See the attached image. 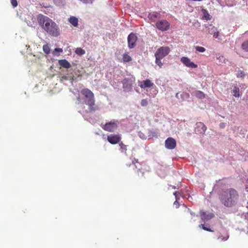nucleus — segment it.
I'll return each instance as SVG.
<instances>
[{"label": "nucleus", "mask_w": 248, "mask_h": 248, "mask_svg": "<svg viewBox=\"0 0 248 248\" xmlns=\"http://www.w3.org/2000/svg\"><path fill=\"white\" fill-rule=\"evenodd\" d=\"M39 26L49 35L58 37L60 34L58 25L48 17L39 14L37 17Z\"/></svg>", "instance_id": "nucleus-1"}, {"label": "nucleus", "mask_w": 248, "mask_h": 248, "mask_svg": "<svg viewBox=\"0 0 248 248\" xmlns=\"http://www.w3.org/2000/svg\"><path fill=\"white\" fill-rule=\"evenodd\" d=\"M219 199L225 207H232L237 204L239 200V194L234 188H227L220 192Z\"/></svg>", "instance_id": "nucleus-2"}, {"label": "nucleus", "mask_w": 248, "mask_h": 248, "mask_svg": "<svg viewBox=\"0 0 248 248\" xmlns=\"http://www.w3.org/2000/svg\"><path fill=\"white\" fill-rule=\"evenodd\" d=\"M81 93L85 98V103L89 106V111H94L96 109L94 107L95 105V100L93 93L87 88L83 89L81 91Z\"/></svg>", "instance_id": "nucleus-3"}, {"label": "nucleus", "mask_w": 248, "mask_h": 248, "mask_svg": "<svg viewBox=\"0 0 248 248\" xmlns=\"http://www.w3.org/2000/svg\"><path fill=\"white\" fill-rule=\"evenodd\" d=\"M135 79L134 78H124L122 81L123 87L125 92H129L132 90V85Z\"/></svg>", "instance_id": "nucleus-4"}, {"label": "nucleus", "mask_w": 248, "mask_h": 248, "mask_svg": "<svg viewBox=\"0 0 248 248\" xmlns=\"http://www.w3.org/2000/svg\"><path fill=\"white\" fill-rule=\"evenodd\" d=\"M170 52V48L168 46H161L156 51L155 57L163 59L168 55Z\"/></svg>", "instance_id": "nucleus-5"}, {"label": "nucleus", "mask_w": 248, "mask_h": 248, "mask_svg": "<svg viewBox=\"0 0 248 248\" xmlns=\"http://www.w3.org/2000/svg\"><path fill=\"white\" fill-rule=\"evenodd\" d=\"M156 27L162 31H167L170 28V23L166 20L162 19L156 23Z\"/></svg>", "instance_id": "nucleus-6"}, {"label": "nucleus", "mask_w": 248, "mask_h": 248, "mask_svg": "<svg viewBox=\"0 0 248 248\" xmlns=\"http://www.w3.org/2000/svg\"><path fill=\"white\" fill-rule=\"evenodd\" d=\"M137 41V36L136 34L131 33L129 34L127 38L128 46L129 48H134L136 46Z\"/></svg>", "instance_id": "nucleus-7"}, {"label": "nucleus", "mask_w": 248, "mask_h": 248, "mask_svg": "<svg viewBox=\"0 0 248 248\" xmlns=\"http://www.w3.org/2000/svg\"><path fill=\"white\" fill-rule=\"evenodd\" d=\"M108 141L111 144L119 143L121 140V137L119 134H111L107 136Z\"/></svg>", "instance_id": "nucleus-8"}, {"label": "nucleus", "mask_w": 248, "mask_h": 248, "mask_svg": "<svg viewBox=\"0 0 248 248\" xmlns=\"http://www.w3.org/2000/svg\"><path fill=\"white\" fill-rule=\"evenodd\" d=\"M117 127L118 124L117 123L114 122H110L104 125L102 128L106 131L112 132L114 131L117 128Z\"/></svg>", "instance_id": "nucleus-9"}, {"label": "nucleus", "mask_w": 248, "mask_h": 248, "mask_svg": "<svg viewBox=\"0 0 248 248\" xmlns=\"http://www.w3.org/2000/svg\"><path fill=\"white\" fill-rule=\"evenodd\" d=\"M181 62L186 66L189 68H196L198 67L197 64L191 62L190 59L186 57H182L181 58Z\"/></svg>", "instance_id": "nucleus-10"}, {"label": "nucleus", "mask_w": 248, "mask_h": 248, "mask_svg": "<svg viewBox=\"0 0 248 248\" xmlns=\"http://www.w3.org/2000/svg\"><path fill=\"white\" fill-rule=\"evenodd\" d=\"M165 147L170 150L174 149L176 146V142L175 139L169 137L167 139L165 142Z\"/></svg>", "instance_id": "nucleus-11"}, {"label": "nucleus", "mask_w": 248, "mask_h": 248, "mask_svg": "<svg viewBox=\"0 0 248 248\" xmlns=\"http://www.w3.org/2000/svg\"><path fill=\"white\" fill-rule=\"evenodd\" d=\"M206 130V127L202 122H198L196 124L195 131L199 134H203Z\"/></svg>", "instance_id": "nucleus-12"}, {"label": "nucleus", "mask_w": 248, "mask_h": 248, "mask_svg": "<svg viewBox=\"0 0 248 248\" xmlns=\"http://www.w3.org/2000/svg\"><path fill=\"white\" fill-rule=\"evenodd\" d=\"M148 17L150 20L155 22L161 17V15L159 12H152L149 14Z\"/></svg>", "instance_id": "nucleus-13"}, {"label": "nucleus", "mask_w": 248, "mask_h": 248, "mask_svg": "<svg viewBox=\"0 0 248 248\" xmlns=\"http://www.w3.org/2000/svg\"><path fill=\"white\" fill-rule=\"evenodd\" d=\"M154 85V83L150 79H146L143 80L140 84H139V86L141 88H150Z\"/></svg>", "instance_id": "nucleus-14"}, {"label": "nucleus", "mask_w": 248, "mask_h": 248, "mask_svg": "<svg viewBox=\"0 0 248 248\" xmlns=\"http://www.w3.org/2000/svg\"><path fill=\"white\" fill-rule=\"evenodd\" d=\"M200 215L201 219L202 220H208L213 218L214 216V214L212 213L206 214V212L202 211L200 212Z\"/></svg>", "instance_id": "nucleus-15"}, {"label": "nucleus", "mask_w": 248, "mask_h": 248, "mask_svg": "<svg viewBox=\"0 0 248 248\" xmlns=\"http://www.w3.org/2000/svg\"><path fill=\"white\" fill-rule=\"evenodd\" d=\"M59 64L61 66L65 68H69L71 66L70 63L65 59L59 60Z\"/></svg>", "instance_id": "nucleus-16"}, {"label": "nucleus", "mask_w": 248, "mask_h": 248, "mask_svg": "<svg viewBox=\"0 0 248 248\" xmlns=\"http://www.w3.org/2000/svg\"><path fill=\"white\" fill-rule=\"evenodd\" d=\"M69 22L74 27H77L78 25V19L75 16H71L69 18Z\"/></svg>", "instance_id": "nucleus-17"}, {"label": "nucleus", "mask_w": 248, "mask_h": 248, "mask_svg": "<svg viewBox=\"0 0 248 248\" xmlns=\"http://www.w3.org/2000/svg\"><path fill=\"white\" fill-rule=\"evenodd\" d=\"M123 60L124 63H126L131 62L132 59L128 53H125L123 55Z\"/></svg>", "instance_id": "nucleus-18"}, {"label": "nucleus", "mask_w": 248, "mask_h": 248, "mask_svg": "<svg viewBox=\"0 0 248 248\" xmlns=\"http://www.w3.org/2000/svg\"><path fill=\"white\" fill-rule=\"evenodd\" d=\"M193 94L197 98L201 99L204 98L205 97L204 93L200 91H196L195 92L193 93Z\"/></svg>", "instance_id": "nucleus-19"}, {"label": "nucleus", "mask_w": 248, "mask_h": 248, "mask_svg": "<svg viewBox=\"0 0 248 248\" xmlns=\"http://www.w3.org/2000/svg\"><path fill=\"white\" fill-rule=\"evenodd\" d=\"M202 11L203 14V19H205L206 20H210L211 19L210 16L206 9H203Z\"/></svg>", "instance_id": "nucleus-20"}, {"label": "nucleus", "mask_w": 248, "mask_h": 248, "mask_svg": "<svg viewBox=\"0 0 248 248\" xmlns=\"http://www.w3.org/2000/svg\"><path fill=\"white\" fill-rule=\"evenodd\" d=\"M232 93L233 95L236 97H238L240 96L239 93V88L237 86H234L233 90H232Z\"/></svg>", "instance_id": "nucleus-21"}, {"label": "nucleus", "mask_w": 248, "mask_h": 248, "mask_svg": "<svg viewBox=\"0 0 248 248\" xmlns=\"http://www.w3.org/2000/svg\"><path fill=\"white\" fill-rule=\"evenodd\" d=\"M120 150L122 153H126L127 146L124 145L122 142H119Z\"/></svg>", "instance_id": "nucleus-22"}, {"label": "nucleus", "mask_w": 248, "mask_h": 248, "mask_svg": "<svg viewBox=\"0 0 248 248\" xmlns=\"http://www.w3.org/2000/svg\"><path fill=\"white\" fill-rule=\"evenodd\" d=\"M75 53L79 56H82L85 54V51L81 47H78L75 50Z\"/></svg>", "instance_id": "nucleus-23"}, {"label": "nucleus", "mask_w": 248, "mask_h": 248, "mask_svg": "<svg viewBox=\"0 0 248 248\" xmlns=\"http://www.w3.org/2000/svg\"><path fill=\"white\" fill-rule=\"evenodd\" d=\"M241 48L245 51L248 52V39L242 44Z\"/></svg>", "instance_id": "nucleus-24"}, {"label": "nucleus", "mask_w": 248, "mask_h": 248, "mask_svg": "<svg viewBox=\"0 0 248 248\" xmlns=\"http://www.w3.org/2000/svg\"><path fill=\"white\" fill-rule=\"evenodd\" d=\"M43 50L44 53L46 55L49 54L50 51V49L48 44H46L43 46Z\"/></svg>", "instance_id": "nucleus-25"}, {"label": "nucleus", "mask_w": 248, "mask_h": 248, "mask_svg": "<svg viewBox=\"0 0 248 248\" xmlns=\"http://www.w3.org/2000/svg\"><path fill=\"white\" fill-rule=\"evenodd\" d=\"M245 76V73L244 71L242 70H238V72L236 74L237 78H244Z\"/></svg>", "instance_id": "nucleus-26"}, {"label": "nucleus", "mask_w": 248, "mask_h": 248, "mask_svg": "<svg viewBox=\"0 0 248 248\" xmlns=\"http://www.w3.org/2000/svg\"><path fill=\"white\" fill-rule=\"evenodd\" d=\"M161 58L155 57V63L159 66L160 68L162 67L163 65V63L161 61Z\"/></svg>", "instance_id": "nucleus-27"}, {"label": "nucleus", "mask_w": 248, "mask_h": 248, "mask_svg": "<svg viewBox=\"0 0 248 248\" xmlns=\"http://www.w3.org/2000/svg\"><path fill=\"white\" fill-rule=\"evenodd\" d=\"M189 94L188 93L183 92L180 94V98L182 100H184L185 98H188Z\"/></svg>", "instance_id": "nucleus-28"}, {"label": "nucleus", "mask_w": 248, "mask_h": 248, "mask_svg": "<svg viewBox=\"0 0 248 248\" xmlns=\"http://www.w3.org/2000/svg\"><path fill=\"white\" fill-rule=\"evenodd\" d=\"M196 51L200 52H204L205 51V48L202 46H195Z\"/></svg>", "instance_id": "nucleus-29"}, {"label": "nucleus", "mask_w": 248, "mask_h": 248, "mask_svg": "<svg viewBox=\"0 0 248 248\" xmlns=\"http://www.w3.org/2000/svg\"><path fill=\"white\" fill-rule=\"evenodd\" d=\"M199 227L202 228V229H203L205 231H207L211 232H213V231L211 229L205 227V225L202 224L199 225Z\"/></svg>", "instance_id": "nucleus-30"}, {"label": "nucleus", "mask_w": 248, "mask_h": 248, "mask_svg": "<svg viewBox=\"0 0 248 248\" xmlns=\"http://www.w3.org/2000/svg\"><path fill=\"white\" fill-rule=\"evenodd\" d=\"M148 104V101L146 99H143L141 100L140 104L142 107L147 106Z\"/></svg>", "instance_id": "nucleus-31"}, {"label": "nucleus", "mask_w": 248, "mask_h": 248, "mask_svg": "<svg viewBox=\"0 0 248 248\" xmlns=\"http://www.w3.org/2000/svg\"><path fill=\"white\" fill-rule=\"evenodd\" d=\"M11 3L14 8L17 6L18 3L16 0H11Z\"/></svg>", "instance_id": "nucleus-32"}, {"label": "nucleus", "mask_w": 248, "mask_h": 248, "mask_svg": "<svg viewBox=\"0 0 248 248\" xmlns=\"http://www.w3.org/2000/svg\"><path fill=\"white\" fill-rule=\"evenodd\" d=\"M229 238V236L227 235L226 236H225V237H222L221 236H220V235L218 236L217 237V239H221V240L222 241H226Z\"/></svg>", "instance_id": "nucleus-33"}, {"label": "nucleus", "mask_w": 248, "mask_h": 248, "mask_svg": "<svg viewBox=\"0 0 248 248\" xmlns=\"http://www.w3.org/2000/svg\"><path fill=\"white\" fill-rule=\"evenodd\" d=\"M216 30L217 29L214 27H212L211 29H209V33L213 34L214 31Z\"/></svg>", "instance_id": "nucleus-34"}, {"label": "nucleus", "mask_w": 248, "mask_h": 248, "mask_svg": "<svg viewBox=\"0 0 248 248\" xmlns=\"http://www.w3.org/2000/svg\"><path fill=\"white\" fill-rule=\"evenodd\" d=\"M85 3H92L93 0H80Z\"/></svg>", "instance_id": "nucleus-35"}, {"label": "nucleus", "mask_w": 248, "mask_h": 248, "mask_svg": "<svg viewBox=\"0 0 248 248\" xmlns=\"http://www.w3.org/2000/svg\"><path fill=\"white\" fill-rule=\"evenodd\" d=\"M213 35L214 37L217 38L218 36V32L217 31V30L215 31Z\"/></svg>", "instance_id": "nucleus-36"}, {"label": "nucleus", "mask_w": 248, "mask_h": 248, "mask_svg": "<svg viewBox=\"0 0 248 248\" xmlns=\"http://www.w3.org/2000/svg\"><path fill=\"white\" fill-rule=\"evenodd\" d=\"M132 163L133 164H134L135 166L136 163H139L138 159L134 158V159L132 160Z\"/></svg>", "instance_id": "nucleus-37"}, {"label": "nucleus", "mask_w": 248, "mask_h": 248, "mask_svg": "<svg viewBox=\"0 0 248 248\" xmlns=\"http://www.w3.org/2000/svg\"><path fill=\"white\" fill-rule=\"evenodd\" d=\"M217 59L220 61L223 60L224 62L225 61V59H224L223 56H221V55H219L218 57H217Z\"/></svg>", "instance_id": "nucleus-38"}, {"label": "nucleus", "mask_w": 248, "mask_h": 248, "mask_svg": "<svg viewBox=\"0 0 248 248\" xmlns=\"http://www.w3.org/2000/svg\"><path fill=\"white\" fill-rule=\"evenodd\" d=\"M55 51H57V52H62V48H56L55 49Z\"/></svg>", "instance_id": "nucleus-39"}, {"label": "nucleus", "mask_w": 248, "mask_h": 248, "mask_svg": "<svg viewBox=\"0 0 248 248\" xmlns=\"http://www.w3.org/2000/svg\"><path fill=\"white\" fill-rule=\"evenodd\" d=\"M174 205H175L176 207V208H178L179 207V203L177 201V200L176 201L174 202Z\"/></svg>", "instance_id": "nucleus-40"}, {"label": "nucleus", "mask_w": 248, "mask_h": 248, "mask_svg": "<svg viewBox=\"0 0 248 248\" xmlns=\"http://www.w3.org/2000/svg\"><path fill=\"white\" fill-rule=\"evenodd\" d=\"M225 125V124H224V123H221V124H219V126H220V128H224Z\"/></svg>", "instance_id": "nucleus-41"}, {"label": "nucleus", "mask_w": 248, "mask_h": 248, "mask_svg": "<svg viewBox=\"0 0 248 248\" xmlns=\"http://www.w3.org/2000/svg\"><path fill=\"white\" fill-rule=\"evenodd\" d=\"M176 97L178 99H180L181 98H180V94H179V93H177L176 94Z\"/></svg>", "instance_id": "nucleus-42"}, {"label": "nucleus", "mask_w": 248, "mask_h": 248, "mask_svg": "<svg viewBox=\"0 0 248 248\" xmlns=\"http://www.w3.org/2000/svg\"><path fill=\"white\" fill-rule=\"evenodd\" d=\"M137 173H138V175H139V173H140L142 174V175H143V172H141V171H140V169H139L137 170Z\"/></svg>", "instance_id": "nucleus-43"}, {"label": "nucleus", "mask_w": 248, "mask_h": 248, "mask_svg": "<svg viewBox=\"0 0 248 248\" xmlns=\"http://www.w3.org/2000/svg\"><path fill=\"white\" fill-rule=\"evenodd\" d=\"M62 78L64 80H67V77H66V76H63L62 77Z\"/></svg>", "instance_id": "nucleus-44"}, {"label": "nucleus", "mask_w": 248, "mask_h": 248, "mask_svg": "<svg viewBox=\"0 0 248 248\" xmlns=\"http://www.w3.org/2000/svg\"><path fill=\"white\" fill-rule=\"evenodd\" d=\"M246 190L248 192V186L246 187Z\"/></svg>", "instance_id": "nucleus-45"}, {"label": "nucleus", "mask_w": 248, "mask_h": 248, "mask_svg": "<svg viewBox=\"0 0 248 248\" xmlns=\"http://www.w3.org/2000/svg\"><path fill=\"white\" fill-rule=\"evenodd\" d=\"M247 208L248 209V202H247Z\"/></svg>", "instance_id": "nucleus-46"}, {"label": "nucleus", "mask_w": 248, "mask_h": 248, "mask_svg": "<svg viewBox=\"0 0 248 248\" xmlns=\"http://www.w3.org/2000/svg\"><path fill=\"white\" fill-rule=\"evenodd\" d=\"M190 214H191V215H194V213H192V212H190Z\"/></svg>", "instance_id": "nucleus-47"}, {"label": "nucleus", "mask_w": 248, "mask_h": 248, "mask_svg": "<svg viewBox=\"0 0 248 248\" xmlns=\"http://www.w3.org/2000/svg\"><path fill=\"white\" fill-rule=\"evenodd\" d=\"M176 192L174 193V195H175V196H176Z\"/></svg>", "instance_id": "nucleus-48"}, {"label": "nucleus", "mask_w": 248, "mask_h": 248, "mask_svg": "<svg viewBox=\"0 0 248 248\" xmlns=\"http://www.w3.org/2000/svg\"><path fill=\"white\" fill-rule=\"evenodd\" d=\"M78 100H80V98H79V97H78Z\"/></svg>", "instance_id": "nucleus-49"}]
</instances>
